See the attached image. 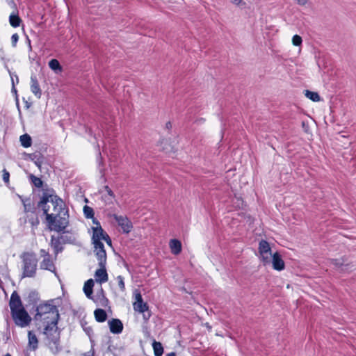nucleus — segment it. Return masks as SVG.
I'll use <instances>...</instances> for the list:
<instances>
[{
	"instance_id": "obj_1",
	"label": "nucleus",
	"mask_w": 356,
	"mask_h": 356,
	"mask_svg": "<svg viewBox=\"0 0 356 356\" xmlns=\"http://www.w3.org/2000/svg\"><path fill=\"white\" fill-rule=\"evenodd\" d=\"M53 213L47 214L49 228L57 232L63 231L69 225L68 209L64 201L56 195H50Z\"/></svg>"
},
{
	"instance_id": "obj_2",
	"label": "nucleus",
	"mask_w": 356,
	"mask_h": 356,
	"mask_svg": "<svg viewBox=\"0 0 356 356\" xmlns=\"http://www.w3.org/2000/svg\"><path fill=\"white\" fill-rule=\"evenodd\" d=\"M59 314L57 307L51 304H40L36 308L35 319L43 321L44 323L48 321H58Z\"/></svg>"
},
{
	"instance_id": "obj_3",
	"label": "nucleus",
	"mask_w": 356,
	"mask_h": 356,
	"mask_svg": "<svg viewBox=\"0 0 356 356\" xmlns=\"http://www.w3.org/2000/svg\"><path fill=\"white\" fill-rule=\"evenodd\" d=\"M22 261V277H33L36 274L38 259L33 252H24L21 255Z\"/></svg>"
},
{
	"instance_id": "obj_4",
	"label": "nucleus",
	"mask_w": 356,
	"mask_h": 356,
	"mask_svg": "<svg viewBox=\"0 0 356 356\" xmlns=\"http://www.w3.org/2000/svg\"><path fill=\"white\" fill-rule=\"evenodd\" d=\"M92 230V243L94 245L95 252L96 257H100V259H104V255L106 254L104 245L101 241L105 237V234H107L102 227H91Z\"/></svg>"
},
{
	"instance_id": "obj_5",
	"label": "nucleus",
	"mask_w": 356,
	"mask_h": 356,
	"mask_svg": "<svg viewBox=\"0 0 356 356\" xmlns=\"http://www.w3.org/2000/svg\"><path fill=\"white\" fill-rule=\"evenodd\" d=\"M134 297L135 300L133 303L134 310L140 314H143V319L147 321L151 317V312L149 310L147 303L143 301L142 295L138 290H135Z\"/></svg>"
},
{
	"instance_id": "obj_6",
	"label": "nucleus",
	"mask_w": 356,
	"mask_h": 356,
	"mask_svg": "<svg viewBox=\"0 0 356 356\" xmlns=\"http://www.w3.org/2000/svg\"><path fill=\"white\" fill-rule=\"evenodd\" d=\"M44 327V334L47 336L50 343L57 346L60 340V332L58 330V321H48Z\"/></svg>"
},
{
	"instance_id": "obj_7",
	"label": "nucleus",
	"mask_w": 356,
	"mask_h": 356,
	"mask_svg": "<svg viewBox=\"0 0 356 356\" xmlns=\"http://www.w3.org/2000/svg\"><path fill=\"white\" fill-rule=\"evenodd\" d=\"M11 316L15 323L21 327H26L31 321V316L24 308L11 312Z\"/></svg>"
},
{
	"instance_id": "obj_8",
	"label": "nucleus",
	"mask_w": 356,
	"mask_h": 356,
	"mask_svg": "<svg viewBox=\"0 0 356 356\" xmlns=\"http://www.w3.org/2000/svg\"><path fill=\"white\" fill-rule=\"evenodd\" d=\"M98 260V264L100 268L97 269L95 273V277L97 282L99 284L105 283L108 281V277L106 270V254L104 255V259L102 260L100 257H97Z\"/></svg>"
},
{
	"instance_id": "obj_9",
	"label": "nucleus",
	"mask_w": 356,
	"mask_h": 356,
	"mask_svg": "<svg viewBox=\"0 0 356 356\" xmlns=\"http://www.w3.org/2000/svg\"><path fill=\"white\" fill-rule=\"evenodd\" d=\"M259 252L261 255V259L264 265L270 263L271 255L273 254L271 252V248L270 247V245L267 241L261 240L259 242Z\"/></svg>"
},
{
	"instance_id": "obj_10",
	"label": "nucleus",
	"mask_w": 356,
	"mask_h": 356,
	"mask_svg": "<svg viewBox=\"0 0 356 356\" xmlns=\"http://www.w3.org/2000/svg\"><path fill=\"white\" fill-rule=\"evenodd\" d=\"M109 216L115 220V221L118 222V225L121 227L123 233L129 234L131 231L133 225L131 220L127 216H118L115 213L111 214Z\"/></svg>"
},
{
	"instance_id": "obj_11",
	"label": "nucleus",
	"mask_w": 356,
	"mask_h": 356,
	"mask_svg": "<svg viewBox=\"0 0 356 356\" xmlns=\"http://www.w3.org/2000/svg\"><path fill=\"white\" fill-rule=\"evenodd\" d=\"M67 242V241L65 240V236L63 234L58 237H55L54 236H51V246L54 248L56 255L63 251V248L62 246V243H65Z\"/></svg>"
},
{
	"instance_id": "obj_12",
	"label": "nucleus",
	"mask_w": 356,
	"mask_h": 356,
	"mask_svg": "<svg viewBox=\"0 0 356 356\" xmlns=\"http://www.w3.org/2000/svg\"><path fill=\"white\" fill-rule=\"evenodd\" d=\"M9 306L10 312L24 308L21 298L16 291H14L10 296Z\"/></svg>"
},
{
	"instance_id": "obj_13",
	"label": "nucleus",
	"mask_w": 356,
	"mask_h": 356,
	"mask_svg": "<svg viewBox=\"0 0 356 356\" xmlns=\"http://www.w3.org/2000/svg\"><path fill=\"white\" fill-rule=\"evenodd\" d=\"M273 269L281 271L284 269V261L282 259L281 255L278 252H275L271 255V260Z\"/></svg>"
},
{
	"instance_id": "obj_14",
	"label": "nucleus",
	"mask_w": 356,
	"mask_h": 356,
	"mask_svg": "<svg viewBox=\"0 0 356 356\" xmlns=\"http://www.w3.org/2000/svg\"><path fill=\"white\" fill-rule=\"evenodd\" d=\"M108 325L111 332L120 334L123 330V324L120 319L113 318L108 321Z\"/></svg>"
},
{
	"instance_id": "obj_15",
	"label": "nucleus",
	"mask_w": 356,
	"mask_h": 356,
	"mask_svg": "<svg viewBox=\"0 0 356 356\" xmlns=\"http://www.w3.org/2000/svg\"><path fill=\"white\" fill-rule=\"evenodd\" d=\"M40 266L41 269L49 270L57 275L56 267L51 256L43 258V260L40 262Z\"/></svg>"
},
{
	"instance_id": "obj_16",
	"label": "nucleus",
	"mask_w": 356,
	"mask_h": 356,
	"mask_svg": "<svg viewBox=\"0 0 356 356\" xmlns=\"http://www.w3.org/2000/svg\"><path fill=\"white\" fill-rule=\"evenodd\" d=\"M31 90L38 97L40 98L42 95V91L40 90L37 77L35 75L31 76Z\"/></svg>"
},
{
	"instance_id": "obj_17",
	"label": "nucleus",
	"mask_w": 356,
	"mask_h": 356,
	"mask_svg": "<svg viewBox=\"0 0 356 356\" xmlns=\"http://www.w3.org/2000/svg\"><path fill=\"white\" fill-rule=\"evenodd\" d=\"M49 202H50V195L44 194L38 204L39 207L42 209L44 214L46 215V218H47V214H49L48 213L49 207L47 204Z\"/></svg>"
},
{
	"instance_id": "obj_18",
	"label": "nucleus",
	"mask_w": 356,
	"mask_h": 356,
	"mask_svg": "<svg viewBox=\"0 0 356 356\" xmlns=\"http://www.w3.org/2000/svg\"><path fill=\"white\" fill-rule=\"evenodd\" d=\"M171 252L177 255L181 252V243L178 239H171L169 242Z\"/></svg>"
},
{
	"instance_id": "obj_19",
	"label": "nucleus",
	"mask_w": 356,
	"mask_h": 356,
	"mask_svg": "<svg viewBox=\"0 0 356 356\" xmlns=\"http://www.w3.org/2000/svg\"><path fill=\"white\" fill-rule=\"evenodd\" d=\"M93 286L94 281L92 279L88 280L84 284L83 291L86 297L89 299H92Z\"/></svg>"
},
{
	"instance_id": "obj_20",
	"label": "nucleus",
	"mask_w": 356,
	"mask_h": 356,
	"mask_svg": "<svg viewBox=\"0 0 356 356\" xmlns=\"http://www.w3.org/2000/svg\"><path fill=\"white\" fill-rule=\"evenodd\" d=\"M29 346L33 350H35L38 346V340L36 335L32 331L28 332Z\"/></svg>"
},
{
	"instance_id": "obj_21",
	"label": "nucleus",
	"mask_w": 356,
	"mask_h": 356,
	"mask_svg": "<svg viewBox=\"0 0 356 356\" xmlns=\"http://www.w3.org/2000/svg\"><path fill=\"white\" fill-rule=\"evenodd\" d=\"M95 320L99 323H103L107 319V314L103 309H97L94 312Z\"/></svg>"
},
{
	"instance_id": "obj_22",
	"label": "nucleus",
	"mask_w": 356,
	"mask_h": 356,
	"mask_svg": "<svg viewBox=\"0 0 356 356\" xmlns=\"http://www.w3.org/2000/svg\"><path fill=\"white\" fill-rule=\"evenodd\" d=\"M30 159L34 162L36 166L39 168H41L44 158L40 152H35L30 154Z\"/></svg>"
},
{
	"instance_id": "obj_23",
	"label": "nucleus",
	"mask_w": 356,
	"mask_h": 356,
	"mask_svg": "<svg viewBox=\"0 0 356 356\" xmlns=\"http://www.w3.org/2000/svg\"><path fill=\"white\" fill-rule=\"evenodd\" d=\"M152 348L155 356H161L163 353V348L161 343L154 341L152 343Z\"/></svg>"
},
{
	"instance_id": "obj_24",
	"label": "nucleus",
	"mask_w": 356,
	"mask_h": 356,
	"mask_svg": "<svg viewBox=\"0 0 356 356\" xmlns=\"http://www.w3.org/2000/svg\"><path fill=\"white\" fill-rule=\"evenodd\" d=\"M305 96L314 102H318L321 100V97L316 92L310 91L308 90H305Z\"/></svg>"
},
{
	"instance_id": "obj_25",
	"label": "nucleus",
	"mask_w": 356,
	"mask_h": 356,
	"mask_svg": "<svg viewBox=\"0 0 356 356\" xmlns=\"http://www.w3.org/2000/svg\"><path fill=\"white\" fill-rule=\"evenodd\" d=\"M20 142L22 145L25 147H29L31 145V138L28 134H24L20 136Z\"/></svg>"
},
{
	"instance_id": "obj_26",
	"label": "nucleus",
	"mask_w": 356,
	"mask_h": 356,
	"mask_svg": "<svg viewBox=\"0 0 356 356\" xmlns=\"http://www.w3.org/2000/svg\"><path fill=\"white\" fill-rule=\"evenodd\" d=\"M9 22L13 27H18L20 25L21 19L18 15H10L9 17Z\"/></svg>"
},
{
	"instance_id": "obj_27",
	"label": "nucleus",
	"mask_w": 356,
	"mask_h": 356,
	"mask_svg": "<svg viewBox=\"0 0 356 356\" xmlns=\"http://www.w3.org/2000/svg\"><path fill=\"white\" fill-rule=\"evenodd\" d=\"M83 213L85 217L88 219H91L93 218V217H95L93 209L87 205L84 206L83 207Z\"/></svg>"
},
{
	"instance_id": "obj_28",
	"label": "nucleus",
	"mask_w": 356,
	"mask_h": 356,
	"mask_svg": "<svg viewBox=\"0 0 356 356\" xmlns=\"http://www.w3.org/2000/svg\"><path fill=\"white\" fill-rule=\"evenodd\" d=\"M49 67L54 71L61 70V66L60 65V63L56 59H51L49 62Z\"/></svg>"
},
{
	"instance_id": "obj_29",
	"label": "nucleus",
	"mask_w": 356,
	"mask_h": 356,
	"mask_svg": "<svg viewBox=\"0 0 356 356\" xmlns=\"http://www.w3.org/2000/svg\"><path fill=\"white\" fill-rule=\"evenodd\" d=\"M30 179L35 186H36L37 188L42 187V181L41 180L40 178H38L33 175H31Z\"/></svg>"
},
{
	"instance_id": "obj_30",
	"label": "nucleus",
	"mask_w": 356,
	"mask_h": 356,
	"mask_svg": "<svg viewBox=\"0 0 356 356\" xmlns=\"http://www.w3.org/2000/svg\"><path fill=\"white\" fill-rule=\"evenodd\" d=\"M105 191L107 193V195H108V197H105V198H106L105 201L107 202H112L115 198L113 192L108 186H105Z\"/></svg>"
},
{
	"instance_id": "obj_31",
	"label": "nucleus",
	"mask_w": 356,
	"mask_h": 356,
	"mask_svg": "<svg viewBox=\"0 0 356 356\" xmlns=\"http://www.w3.org/2000/svg\"><path fill=\"white\" fill-rule=\"evenodd\" d=\"M97 163H98V166H97V169L101 175L102 177H104V168L102 165V158L101 156V154L99 153V156L97 159Z\"/></svg>"
},
{
	"instance_id": "obj_32",
	"label": "nucleus",
	"mask_w": 356,
	"mask_h": 356,
	"mask_svg": "<svg viewBox=\"0 0 356 356\" xmlns=\"http://www.w3.org/2000/svg\"><path fill=\"white\" fill-rule=\"evenodd\" d=\"M116 280L118 281V286L121 291H125V284L124 281V277L122 275H118L116 277Z\"/></svg>"
},
{
	"instance_id": "obj_33",
	"label": "nucleus",
	"mask_w": 356,
	"mask_h": 356,
	"mask_svg": "<svg viewBox=\"0 0 356 356\" xmlns=\"http://www.w3.org/2000/svg\"><path fill=\"white\" fill-rule=\"evenodd\" d=\"M302 38L298 35H294L292 38V43L294 46H300L302 44Z\"/></svg>"
},
{
	"instance_id": "obj_34",
	"label": "nucleus",
	"mask_w": 356,
	"mask_h": 356,
	"mask_svg": "<svg viewBox=\"0 0 356 356\" xmlns=\"http://www.w3.org/2000/svg\"><path fill=\"white\" fill-rule=\"evenodd\" d=\"M2 172V179L6 184H8L9 182L10 173L6 169H3Z\"/></svg>"
},
{
	"instance_id": "obj_35",
	"label": "nucleus",
	"mask_w": 356,
	"mask_h": 356,
	"mask_svg": "<svg viewBox=\"0 0 356 356\" xmlns=\"http://www.w3.org/2000/svg\"><path fill=\"white\" fill-rule=\"evenodd\" d=\"M331 263L335 266L336 267H341L343 266V261H341V259H332Z\"/></svg>"
},
{
	"instance_id": "obj_36",
	"label": "nucleus",
	"mask_w": 356,
	"mask_h": 356,
	"mask_svg": "<svg viewBox=\"0 0 356 356\" xmlns=\"http://www.w3.org/2000/svg\"><path fill=\"white\" fill-rule=\"evenodd\" d=\"M18 40H19V36H18L17 33H15L12 35L11 41H12V44L13 47L16 46Z\"/></svg>"
},
{
	"instance_id": "obj_37",
	"label": "nucleus",
	"mask_w": 356,
	"mask_h": 356,
	"mask_svg": "<svg viewBox=\"0 0 356 356\" xmlns=\"http://www.w3.org/2000/svg\"><path fill=\"white\" fill-rule=\"evenodd\" d=\"M82 327L83 328V330L87 333L88 335H90V334L92 332V329L89 326H86L83 324H82Z\"/></svg>"
},
{
	"instance_id": "obj_38",
	"label": "nucleus",
	"mask_w": 356,
	"mask_h": 356,
	"mask_svg": "<svg viewBox=\"0 0 356 356\" xmlns=\"http://www.w3.org/2000/svg\"><path fill=\"white\" fill-rule=\"evenodd\" d=\"M91 219H92L93 225H95L92 227H102L99 221L96 218L93 217V218H91Z\"/></svg>"
},
{
	"instance_id": "obj_39",
	"label": "nucleus",
	"mask_w": 356,
	"mask_h": 356,
	"mask_svg": "<svg viewBox=\"0 0 356 356\" xmlns=\"http://www.w3.org/2000/svg\"><path fill=\"white\" fill-rule=\"evenodd\" d=\"M40 255H41V257H42L43 258H45V257H47L51 256V255L49 254V252H48V251H46V250H44V249H41V250H40Z\"/></svg>"
},
{
	"instance_id": "obj_40",
	"label": "nucleus",
	"mask_w": 356,
	"mask_h": 356,
	"mask_svg": "<svg viewBox=\"0 0 356 356\" xmlns=\"http://www.w3.org/2000/svg\"><path fill=\"white\" fill-rule=\"evenodd\" d=\"M231 3L235 6H239L242 3L245 4L243 0H230Z\"/></svg>"
},
{
	"instance_id": "obj_41",
	"label": "nucleus",
	"mask_w": 356,
	"mask_h": 356,
	"mask_svg": "<svg viewBox=\"0 0 356 356\" xmlns=\"http://www.w3.org/2000/svg\"><path fill=\"white\" fill-rule=\"evenodd\" d=\"M105 237L104 238L103 240H104L106 241V243L108 245H112V241H111V239L110 238V236H108V234H105Z\"/></svg>"
},
{
	"instance_id": "obj_42",
	"label": "nucleus",
	"mask_w": 356,
	"mask_h": 356,
	"mask_svg": "<svg viewBox=\"0 0 356 356\" xmlns=\"http://www.w3.org/2000/svg\"><path fill=\"white\" fill-rule=\"evenodd\" d=\"M298 5L305 6L307 3V0H294Z\"/></svg>"
},
{
	"instance_id": "obj_43",
	"label": "nucleus",
	"mask_w": 356,
	"mask_h": 356,
	"mask_svg": "<svg viewBox=\"0 0 356 356\" xmlns=\"http://www.w3.org/2000/svg\"><path fill=\"white\" fill-rule=\"evenodd\" d=\"M26 43L28 44L29 51H32L31 41L28 36H26Z\"/></svg>"
},
{
	"instance_id": "obj_44",
	"label": "nucleus",
	"mask_w": 356,
	"mask_h": 356,
	"mask_svg": "<svg viewBox=\"0 0 356 356\" xmlns=\"http://www.w3.org/2000/svg\"><path fill=\"white\" fill-rule=\"evenodd\" d=\"M85 356H95L94 352H88L85 355Z\"/></svg>"
},
{
	"instance_id": "obj_45",
	"label": "nucleus",
	"mask_w": 356,
	"mask_h": 356,
	"mask_svg": "<svg viewBox=\"0 0 356 356\" xmlns=\"http://www.w3.org/2000/svg\"><path fill=\"white\" fill-rule=\"evenodd\" d=\"M166 356H176V354L174 352H171L170 353H168Z\"/></svg>"
},
{
	"instance_id": "obj_46",
	"label": "nucleus",
	"mask_w": 356,
	"mask_h": 356,
	"mask_svg": "<svg viewBox=\"0 0 356 356\" xmlns=\"http://www.w3.org/2000/svg\"><path fill=\"white\" fill-rule=\"evenodd\" d=\"M172 127V124H171V122H168L166 123V127L168 129Z\"/></svg>"
},
{
	"instance_id": "obj_47",
	"label": "nucleus",
	"mask_w": 356,
	"mask_h": 356,
	"mask_svg": "<svg viewBox=\"0 0 356 356\" xmlns=\"http://www.w3.org/2000/svg\"><path fill=\"white\" fill-rule=\"evenodd\" d=\"M64 236H65V240H67V243L70 242V240L68 239L67 236H65V235H64Z\"/></svg>"
},
{
	"instance_id": "obj_48",
	"label": "nucleus",
	"mask_w": 356,
	"mask_h": 356,
	"mask_svg": "<svg viewBox=\"0 0 356 356\" xmlns=\"http://www.w3.org/2000/svg\"><path fill=\"white\" fill-rule=\"evenodd\" d=\"M4 356H12V355L10 353H7Z\"/></svg>"
}]
</instances>
